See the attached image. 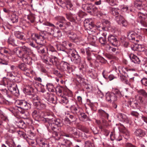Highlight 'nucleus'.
I'll return each mask as SVG.
<instances>
[{"mask_svg":"<svg viewBox=\"0 0 147 147\" xmlns=\"http://www.w3.org/2000/svg\"><path fill=\"white\" fill-rule=\"evenodd\" d=\"M11 111L15 115L21 116V114H24V111L20 110L18 107L11 109Z\"/></svg>","mask_w":147,"mask_h":147,"instance_id":"aec40b11","label":"nucleus"},{"mask_svg":"<svg viewBox=\"0 0 147 147\" xmlns=\"http://www.w3.org/2000/svg\"><path fill=\"white\" fill-rule=\"evenodd\" d=\"M60 141L67 147H71L72 145V143L68 140L62 138L60 139Z\"/></svg>","mask_w":147,"mask_h":147,"instance_id":"a878e982","label":"nucleus"},{"mask_svg":"<svg viewBox=\"0 0 147 147\" xmlns=\"http://www.w3.org/2000/svg\"><path fill=\"white\" fill-rule=\"evenodd\" d=\"M115 20L117 23L119 25H122L124 27H126L128 25L127 22L125 20L123 17L120 15L115 18Z\"/></svg>","mask_w":147,"mask_h":147,"instance_id":"9d476101","label":"nucleus"},{"mask_svg":"<svg viewBox=\"0 0 147 147\" xmlns=\"http://www.w3.org/2000/svg\"><path fill=\"white\" fill-rule=\"evenodd\" d=\"M54 96L53 94H50L49 93H47L45 95L46 99L49 102L54 103L55 101L54 100Z\"/></svg>","mask_w":147,"mask_h":147,"instance_id":"5701e85b","label":"nucleus"},{"mask_svg":"<svg viewBox=\"0 0 147 147\" xmlns=\"http://www.w3.org/2000/svg\"><path fill=\"white\" fill-rule=\"evenodd\" d=\"M144 1H141L139 0H136L134 2V5L138 9L142 10H145V6L143 3Z\"/></svg>","mask_w":147,"mask_h":147,"instance_id":"9b49d317","label":"nucleus"},{"mask_svg":"<svg viewBox=\"0 0 147 147\" xmlns=\"http://www.w3.org/2000/svg\"><path fill=\"white\" fill-rule=\"evenodd\" d=\"M23 100H17L15 102V104L17 107L19 108V109L21 110V107L22 105Z\"/></svg>","mask_w":147,"mask_h":147,"instance_id":"c9c22d12","label":"nucleus"},{"mask_svg":"<svg viewBox=\"0 0 147 147\" xmlns=\"http://www.w3.org/2000/svg\"><path fill=\"white\" fill-rule=\"evenodd\" d=\"M55 20L57 22L55 25L57 28L64 30L70 24L69 22H65V19L62 16H58L55 17Z\"/></svg>","mask_w":147,"mask_h":147,"instance_id":"f257e3e1","label":"nucleus"},{"mask_svg":"<svg viewBox=\"0 0 147 147\" xmlns=\"http://www.w3.org/2000/svg\"><path fill=\"white\" fill-rule=\"evenodd\" d=\"M11 20L13 23L17 22L18 21V17L15 14H13L11 16Z\"/></svg>","mask_w":147,"mask_h":147,"instance_id":"c03bdc74","label":"nucleus"},{"mask_svg":"<svg viewBox=\"0 0 147 147\" xmlns=\"http://www.w3.org/2000/svg\"><path fill=\"white\" fill-rule=\"evenodd\" d=\"M53 32L51 31V34L55 37H59L61 36V32L60 30H53Z\"/></svg>","mask_w":147,"mask_h":147,"instance_id":"e433bc0d","label":"nucleus"},{"mask_svg":"<svg viewBox=\"0 0 147 147\" xmlns=\"http://www.w3.org/2000/svg\"><path fill=\"white\" fill-rule=\"evenodd\" d=\"M31 53H26L21 58L24 62L30 64L31 63L32 59L28 55Z\"/></svg>","mask_w":147,"mask_h":147,"instance_id":"4468645a","label":"nucleus"},{"mask_svg":"<svg viewBox=\"0 0 147 147\" xmlns=\"http://www.w3.org/2000/svg\"><path fill=\"white\" fill-rule=\"evenodd\" d=\"M66 17L67 19L71 22H75V20L73 18L72 16L70 14L67 13L66 14Z\"/></svg>","mask_w":147,"mask_h":147,"instance_id":"49530a36","label":"nucleus"},{"mask_svg":"<svg viewBox=\"0 0 147 147\" xmlns=\"http://www.w3.org/2000/svg\"><path fill=\"white\" fill-rule=\"evenodd\" d=\"M63 90V87L60 86H58L55 88V91L57 94L60 96H62V94Z\"/></svg>","mask_w":147,"mask_h":147,"instance_id":"2f4dec72","label":"nucleus"},{"mask_svg":"<svg viewBox=\"0 0 147 147\" xmlns=\"http://www.w3.org/2000/svg\"><path fill=\"white\" fill-rule=\"evenodd\" d=\"M84 26L86 29L88 30V32L89 34H91L90 31L94 27V25L91 19H88L85 20L84 22Z\"/></svg>","mask_w":147,"mask_h":147,"instance_id":"423d86ee","label":"nucleus"},{"mask_svg":"<svg viewBox=\"0 0 147 147\" xmlns=\"http://www.w3.org/2000/svg\"><path fill=\"white\" fill-rule=\"evenodd\" d=\"M138 92L140 95H143L144 96L147 97V93L143 89H141L138 91Z\"/></svg>","mask_w":147,"mask_h":147,"instance_id":"de8ad7c7","label":"nucleus"},{"mask_svg":"<svg viewBox=\"0 0 147 147\" xmlns=\"http://www.w3.org/2000/svg\"><path fill=\"white\" fill-rule=\"evenodd\" d=\"M140 22L142 26L141 29L144 32H147V23L144 21V20H140Z\"/></svg>","mask_w":147,"mask_h":147,"instance_id":"c85d7f7f","label":"nucleus"},{"mask_svg":"<svg viewBox=\"0 0 147 147\" xmlns=\"http://www.w3.org/2000/svg\"><path fill=\"white\" fill-rule=\"evenodd\" d=\"M67 54L71 55V60L75 63L78 64L81 62L80 57L76 50L70 49Z\"/></svg>","mask_w":147,"mask_h":147,"instance_id":"7ed1b4c3","label":"nucleus"},{"mask_svg":"<svg viewBox=\"0 0 147 147\" xmlns=\"http://www.w3.org/2000/svg\"><path fill=\"white\" fill-rule=\"evenodd\" d=\"M108 40L112 45L116 46L117 45V40L115 36L110 35L108 37Z\"/></svg>","mask_w":147,"mask_h":147,"instance_id":"6ab92c4d","label":"nucleus"},{"mask_svg":"<svg viewBox=\"0 0 147 147\" xmlns=\"http://www.w3.org/2000/svg\"><path fill=\"white\" fill-rule=\"evenodd\" d=\"M57 67L61 71H69L70 70H71L69 64L64 61H62Z\"/></svg>","mask_w":147,"mask_h":147,"instance_id":"1a4fd4ad","label":"nucleus"},{"mask_svg":"<svg viewBox=\"0 0 147 147\" xmlns=\"http://www.w3.org/2000/svg\"><path fill=\"white\" fill-rule=\"evenodd\" d=\"M120 10L118 8L115 7H111L110 8V13L113 16L115 17V18L119 16Z\"/></svg>","mask_w":147,"mask_h":147,"instance_id":"dca6fc26","label":"nucleus"},{"mask_svg":"<svg viewBox=\"0 0 147 147\" xmlns=\"http://www.w3.org/2000/svg\"><path fill=\"white\" fill-rule=\"evenodd\" d=\"M7 42L10 44L13 45L14 43V40L11 37H10L8 40Z\"/></svg>","mask_w":147,"mask_h":147,"instance_id":"680f3d73","label":"nucleus"},{"mask_svg":"<svg viewBox=\"0 0 147 147\" xmlns=\"http://www.w3.org/2000/svg\"><path fill=\"white\" fill-rule=\"evenodd\" d=\"M60 121L59 119H55L54 122L51 124H50L49 128H50L52 130H54L55 129H56L57 127L60 126Z\"/></svg>","mask_w":147,"mask_h":147,"instance_id":"ddd939ff","label":"nucleus"},{"mask_svg":"<svg viewBox=\"0 0 147 147\" xmlns=\"http://www.w3.org/2000/svg\"><path fill=\"white\" fill-rule=\"evenodd\" d=\"M72 5L71 3L69 1H67V2L66 5V7L68 9L71 10L72 9Z\"/></svg>","mask_w":147,"mask_h":147,"instance_id":"4d7b16f0","label":"nucleus"},{"mask_svg":"<svg viewBox=\"0 0 147 147\" xmlns=\"http://www.w3.org/2000/svg\"><path fill=\"white\" fill-rule=\"evenodd\" d=\"M138 51H143L144 50V47L143 46H142L141 45L138 44Z\"/></svg>","mask_w":147,"mask_h":147,"instance_id":"e2e57ef3","label":"nucleus"},{"mask_svg":"<svg viewBox=\"0 0 147 147\" xmlns=\"http://www.w3.org/2000/svg\"><path fill=\"white\" fill-rule=\"evenodd\" d=\"M138 17L140 19V20H144L146 16L147 15L140 12H139L138 14Z\"/></svg>","mask_w":147,"mask_h":147,"instance_id":"79ce46f5","label":"nucleus"},{"mask_svg":"<svg viewBox=\"0 0 147 147\" xmlns=\"http://www.w3.org/2000/svg\"><path fill=\"white\" fill-rule=\"evenodd\" d=\"M19 68L22 70L24 71H26V70H28L26 65L24 63H22L19 64L18 66Z\"/></svg>","mask_w":147,"mask_h":147,"instance_id":"4c0bfd02","label":"nucleus"},{"mask_svg":"<svg viewBox=\"0 0 147 147\" xmlns=\"http://www.w3.org/2000/svg\"><path fill=\"white\" fill-rule=\"evenodd\" d=\"M82 130L84 132L87 134H89L90 133L89 129L86 127H83L82 128Z\"/></svg>","mask_w":147,"mask_h":147,"instance_id":"774afa93","label":"nucleus"},{"mask_svg":"<svg viewBox=\"0 0 147 147\" xmlns=\"http://www.w3.org/2000/svg\"><path fill=\"white\" fill-rule=\"evenodd\" d=\"M123 136L126 139H128L129 138V131L127 130H124L123 131Z\"/></svg>","mask_w":147,"mask_h":147,"instance_id":"a19ab883","label":"nucleus"},{"mask_svg":"<svg viewBox=\"0 0 147 147\" xmlns=\"http://www.w3.org/2000/svg\"><path fill=\"white\" fill-rule=\"evenodd\" d=\"M134 134L136 136L141 138L146 135V133L144 131L141 129H139L136 130L134 132Z\"/></svg>","mask_w":147,"mask_h":147,"instance_id":"412c9836","label":"nucleus"},{"mask_svg":"<svg viewBox=\"0 0 147 147\" xmlns=\"http://www.w3.org/2000/svg\"><path fill=\"white\" fill-rule=\"evenodd\" d=\"M98 113L99 115L102 118L108 119L109 115L104 111L102 109H99L98 110Z\"/></svg>","mask_w":147,"mask_h":147,"instance_id":"b1692460","label":"nucleus"},{"mask_svg":"<svg viewBox=\"0 0 147 147\" xmlns=\"http://www.w3.org/2000/svg\"><path fill=\"white\" fill-rule=\"evenodd\" d=\"M47 88L48 90L51 92H53L54 91V87L51 84H47L46 85Z\"/></svg>","mask_w":147,"mask_h":147,"instance_id":"72a5a7b5","label":"nucleus"},{"mask_svg":"<svg viewBox=\"0 0 147 147\" xmlns=\"http://www.w3.org/2000/svg\"><path fill=\"white\" fill-rule=\"evenodd\" d=\"M115 93L118 96L121 97L122 96V94L117 89H115L114 90Z\"/></svg>","mask_w":147,"mask_h":147,"instance_id":"69168bd1","label":"nucleus"},{"mask_svg":"<svg viewBox=\"0 0 147 147\" xmlns=\"http://www.w3.org/2000/svg\"><path fill=\"white\" fill-rule=\"evenodd\" d=\"M138 44H135L131 46V49L134 51H138Z\"/></svg>","mask_w":147,"mask_h":147,"instance_id":"0e129e2a","label":"nucleus"},{"mask_svg":"<svg viewBox=\"0 0 147 147\" xmlns=\"http://www.w3.org/2000/svg\"><path fill=\"white\" fill-rule=\"evenodd\" d=\"M106 48L107 50H108L110 52L111 51L114 52L116 50V48H113V47L110 46L109 45H107Z\"/></svg>","mask_w":147,"mask_h":147,"instance_id":"6e6d98bb","label":"nucleus"},{"mask_svg":"<svg viewBox=\"0 0 147 147\" xmlns=\"http://www.w3.org/2000/svg\"><path fill=\"white\" fill-rule=\"evenodd\" d=\"M43 61L47 64H49V57H48L46 54H44L43 56L42 57Z\"/></svg>","mask_w":147,"mask_h":147,"instance_id":"ea45409f","label":"nucleus"},{"mask_svg":"<svg viewBox=\"0 0 147 147\" xmlns=\"http://www.w3.org/2000/svg\"><path fill=\"white\" fill-rule=\"evenodd\" d=\"M53 55V54H52L49 57V64H52L57 65L59 63V60L56 57Z\"/></svg>","mask_w":147,"mask_h":147,"instance_id":"2eb2a0df","label":"nucleus"},{"mask_svg":"<svg viewBox=\"0 0 147 147\" xmlns=\"http://www.w3.org/2000/svg\"><path fill=\"white\" fill-rule=\"evenodd\" d=\"M6 144L7 146L3 144L2 145V147H15V143L12 140L6 141Z\"/></svg>","mask_w":147,"mask_h":147,"instance_id":"bb28decb","label":"nucleus"},{"mask_svg":"<svg viewBox=\"0 0 147 147\" xmlns=\"http://www.w3.org/2000/svg\"><path fill=\"white\" fill-rule=\"evenodd\" d=\"M18 3L20 6L22 5L24 6L27 4V3L24 0H21L19 1L18 2Z\"/></svg>","mask_w":147,"mask_h":147,"instance_id":"bf43d9fd","label":"nucleus"},{"mask_svg":"<svg viewBox=\"0 0 147 147\" xmlns=\"http://www.w3.org/2000/svg\"><path fill=\"white\" fill-rule=\"evenodd\" d=\"M129 57L131 61L134 63L139 64L140 63L141 61L139 58L134 54H129Z\"/></svg>","mask_w":147,"mask_h":147,"instance_id":"f3484780","label":"nucleus"},{"mask_svg":"<svg viewBox=\"0 0 147 147\" xmlns=\"http://www.w3.org/2000/svg\"><path fill=\"white\" fill-rule=\"evenodd\" d=\"M34 87L33 82L32 81H28L26 84L24 90L28 94L30 95L33 92Z\"/></svg>","mask_w":147,"mask_h":147,"instance_id":"39448f33","label":"nucleus"},{"mask_svg":"<svg viewBox=\"0 0 147 147\" xmlns=\"http://www.w3.org/2000/svg\"><path fill=\"white\" fill-rule=\"evenodd\" d=\"M11 69L13 71L12 72L15 75H16L19 74V72L17 71L18 67H17L11 65Z\"/></svg>","mask_w":147,"mask_h":147,"instance_id":"58836bf2","label":"nucleus"},{"mask_svg":"<svg viewBox=\"0 0 147 147\" xmlns=\"http://www.w3.org/2000/svg\"><path fill=\"white\" fill-rule=\"evenodd\" d=\"M17 55L21 58L26 53H32L31 50L28 47L24 46L15 48L14 50Z\"/></svg>","mask_w":147,"mask_h":147,"instance_id":"f03ea898","label":"nucleus"},{"mask_svg":"<svg viewBox=\"0 0 147 147\" xmlns=\"http://www.w3.org/2000/svg\"><path fill=\"white\" fill-rule=\"evenodd\" d=\"M68 36L73 42H78L80 41V38L77 36L76 34L72 32H70Z\"/></svg>","mask_w":147,"mask_h":147,"instance_id":"a211bd4d","label":"nucleus"},{"mask_svg":"<svg viewBox=\"0 0 147 147\" xmlns=\"http://www.w3.org/2000/svg\"><path fill=\"white\" fill-rule=\"evenodd\" d=\"M30 104L25 101L23 100L21 109H22V108L24 109L27 110L30 109Z\"/></svg>","mask_w":147,"mask_h":147,"instance_id":"c756f323","label":"nucleus"},{"mask_svg":"<svg viewBox=\"0 0 147 147\" xmlns=\"http://www.w3.org/2000/svg\"><path fill=\"white\" fill-rule=\"evenodd\" d=\"M142 97L141 96H137L135 97V99L134 100H137L138 103L140 104V103H142L143 102L142 100Z\"/></svg>","mask_w":147,"mask_h":147,"instance_id":"603ef678","label":"nucleus"},{"mask_svg":"<svg viewBox=\"0 0 147 147\" xmlns=\"http://www.w3.org/2000/svg\"><path fill=\"white\" fill-rule=\"evenodd\" d=\"M34 105L37 109L41 110L45 109L46 107V105L40 101L34 102Z\"/></svg>","mask_w":147,"mask_h":147,"instance_id":"f8f14e48","label":"nucleus"},{"mask_svg":"<svg viewBox=\"0 0 147 147\" xmlns=\"http://www.w3.org/2000/svg\"><path fill=\"white\" fill-rule=\"evenodd\" d=\"M14 35L16 38L25 42L26 39L22 33L19 31L16 32H15Z\"/></svg>","mask_w":147,"mask_h":147,"instance_id":"4be33fe9","label":"nucleus"},{"mask_svg":"<svg viewBox=\"0 0 147 147\" xmlns=\"http://www.w3.org/2000/svg\"><path fill=\"white\" fill-rule=\"evenodd\" d=\"M137 35V34L134 31H130L127 33V38L129 40H136V42H138L142 38V37L141 36Z\"/></svg>","mask_w":147,"mask_h":147,"instance_id":"0eeeda50","label":"nucleus"},{"mask_svg":"<svg viewBox=\"0 0 147 147\" xmlns=\"http://www.w3.org/2000/svg\"><path fill=\"white\" fill-rule=\"evenodd\" d=\"M130 101L129 104L131 107L133 109H139L140 105L137 100H134L131 101L130 100Z\"/></svg>","mask_w":147,"mask_h":147,"instance_id":"393cba45","label":"nucleus"},{"mask_svg":"<svg viewBox=\"0 0 147 147\" xmlns=\"http://www.w3.org/2000/svg\"><path fill=\"white\" fill-rule=\"evenodd\" d=\"M57 49L59 51H61L65 53L66 54H67L68 52L67 53L66 49L64 47L61 45H57Z\"/></svg>","mask_w":147,"mask_h":147,"instance_id":"f704fd0d","label":"nucleus"},{"mask_svg":"<svg viewBox=\"0 0 147 147\" xmlns=\"http://www.w3.org/2000/svg\"><path fill=\"white\" fill-rule=\"evenodd\" d=\"M24 74L27 76L29 77L30 76V74H32L33 71L30 70L28 68V70H26V71H24Z\"/></svg>","mask_w":147,"mask_h":147,"instance_id":"13d9d810","label":"nucleus"},{"mask_svg":"<svg viewBox=\"0 0 147 147\" xmlns=\"http://www.w3.org/2000/svg\"><path fill=\"white\" fill-rule=\"evenodd\" d=\"M142 65L143 67L147 68V58H144L142 61Z\"/></svg>","mask_w":147,"mask_h":147,"instance_id":"864d4df0","label":"nucleus"},{"mask_svg":"<svg viewBox=\"0 0 147 147\" xmlns=\"http://www.w3.org/2000/svg\"><path fill=\"white\" fill-rule=\"evenodd\" d=\"M9 90L13 94H15L17 93L18 91V90H17V88L16 86L14 85L9 86L8 88Z\"/></svg>","mask_w":147,"mask_h":147,"instance_id":"473e14b6","label":"nucleus"},{"mask_svg":"<svg viewBox=\"0 0 147 147\" xmlns=\"http://www.w3.org/2000/svg\"><path fill=\"white\" fill-rule=\"evenodd\" d=\"M105 96L106 100L109 103H113L117 100V96L113 93L107 92Z\"/></svg>","mask_w":147,"mask_h":147,"instance_id":"6e6552de","label":"nucleus"},{"mask_svg":"<svg viewBox=\"0 0 147 147\" xmlns=\"http://www.w3.org/2000/svg\"><path fill=\"white\" fill-rule=\"evenodd\" d=\"M60 99L59 101L60 103L63 104L64 105L67 104L69 102V100L67 98L64 96L63 95L60 96Z\"/></svg>","mask_w":147,"mask_h":147,"instance_id":"7c9ffc66","label":"nucleus"},{"mask_svg":"<svg viewBox=\"0 0 147 147\" xmlns=\"http://www.w3.org/2000/svg\"><path fill=\"white\" fill-rule=\"evenodd\" d=\"M85 147H94V144L87 141L85 142Z\"/></svg>","mask_w":147,"mask_h":147,"instance_id":"052dcab7","label":"nucleus"},{"mask_svg":"<svg viewBox=\"0 0 147 147\" xmlns=\"http://www.w3.org/2000/svg\"><path fill=\"white\" fill-rule=\"evenodd\" d=\"M70 109L71 112L74 114H77L79 113L80 109L78 106L76 107L74 105L71 106L70 107Z\"/></svg>","mask_w":147,"mask_h":147,"instance_id":"cd10ccee","label":"nucleus"},{"mask_svg":"<svg viewBox=\"0 0 147 147\" xmlns=\"http://www.w3.org/2000/svg\"><path fill=\"white\" fill-rule=\"evenodd\" d=\"M65 115H67V117H69L70 119H71V121H74L76 120L77 118L74 116L70 115L68 113H65Z\"/></svg>","mask_w":147,"mask_h":147,"instance_id":"09e8293b","label":"nucleus"},{"mask_svg":"<svg viewBox=\"0 0 147 147\" xmlns=\"http://www.w3.org/2000/svg\"><path fill=\"white\" fill-rule=\"evenodd\" d=\"M141 84L145 86H147V78H142L141 80Z\"/></svg>","mask_w":147,"mask_h":147,"instance_id":"3c124183","label":"nucleus"},{"mask_svg":"<svg viewBox=\"0 0 147 147\" xmlns=\"http://www.w3.org/2000/svg\"><path fill=\"white\" fill-rule=\"evenodd\" d=\"M48 49H49V52H51L54 53H57L56 50L51 45H49V46Z\"/></svg>","mask_w":147,"mask_h":147,"instance_id":"5fc2aeb1","label":"nucleus"},{"mask_svg":"<svg viewBox=\"0 0 147 147\" xmlns=\"http://www.w3.org/2000/svg\"><path fill=\"white\" fill-rule=\"evenodd\" d=\"M21 116L22 117H23L25 119H26L29 117V114L28 113H26L24 112V114H21Z\"/></svg>","mask_w":147,"mask_h":147,"instance_id":"338daca9","label":"nucleus"},{"mask_svg":"<svg viewBox=\"0 0 147 147\" xmlns=\"http://www.w3.org/2000/svg\"><path fill=\"white\" fill-rule=\"evenodd\" d=\"M36 49H37L38 52L40 54H42L45 53V48L42 46H38Z\"/></svg>","mask_w":147,"mask_h":147,"instance_id":"a18cd8bd","label":"nucleus"},{"mask_svg":"<svg viewBox=\"0 0 147 147\" xmlns=\"http://www.w3.org/2000/svg\"><path fill=\"white\" fill-rule=\"evenodd\" d=\"M31 37L32 39L39 45H43L46 42L44 36L36 34H33L31 35Z\"/></svg>","mask_w":147,"mask_h":147,"instance_id":"20e7f679","label":"nucleus"},{"mask_svg":"<svg viewBox=\"0 0 147 147\" xmlns=\"http://www.w3.org/2000/svg\"><path fill=\"white\" fill-rule=\"evenodd\" d=\"M18 134L19 136L20 137L25 138H26V135L22 131H17Z\"/></svg>","mask_w":147,"mask_h":147,"instance_id":"8fccbe9b","label":"nucleus"},{"mask_svg":"<svg viewBox=\"0 0 147 147\" xmlns=\"http://www.w3.org/2000/svg\"><path fill=\"white\" fill-rule=\"evenodd\" d=\"M99 41L102 44H105L107 42L106 37H100L99 38Z\"/></svg>","mask_w":147,"mask_h":147,"instance_id":"37998d69","label":"nucleus"}]
</instances>
